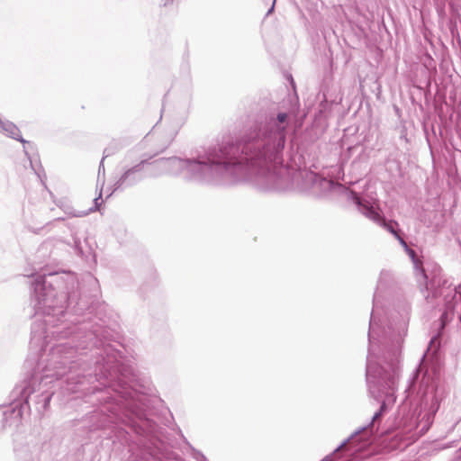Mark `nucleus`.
I'll return each mask as SVG.
<instances>
[{"mask_svg":"<svg viewBox=\"0 0 461 461\" xmlns=\"http://www.w3.org/2000/svg\"><path fill=\"white\" fill-rule=\"evenodd\" d=\"M366 216L369 217L370 219L375 221H381L382 222V220H384L383 218H381V216L375 211L373 210V208H369L368 209Z\"/></svg>","mask_w":461,"mask_h":461,"instance_id":"obj_2","label":"nucleus"},{"mask_svg":"<svg viewBox=\"0 0 461 461\" xmlns=\"http://www.w3.org/2000/svg\"><path fill=\"white\" fill-rule=\"evenodd\" d=\"M212 162L216 164L226 163L224 159H212Z\"/></svg>","mask_w":461,"mask_h":461,"instance_id":"obj_4","label":"nucleus"},{"mask_svg":"<svg viewBox=\"0 0 461 461\" xmlns=\"http://www.w3.org/2000/svg\"><path fill=\"white\" fill-rule=\"evenodd\" d=\"M382 225L386 228L391 233H393L395 238L399 240V242L404 247V248H408L407 247V243L404 241V240L402 238H401V236L398 234V232L393 229V227L391 225V223H387L385 221V220H382Z\"/></svg>","mask_w":461,"mask_h":461,"instance_id":"obj_1","label":"nucleus"},{"mask_svg":"<svg viewBox=\"0 0 461 461\" xmlns=\"http://www.w3.org/2000/svg\"><path fill=\"white\" fill-rule=\"evenodd\" d=\"M287 119V114L286 113H279L277 115V120L279 122L283 123L286 121Z\"/></svg>","mask_w":461,"mask_h":461,"instance_id":"obj_3","label":"nucleus"},{"mask_svg":"<svg viewBox=\"0 0 461 461\" xmlns=\"http://www.w3.org/2000/svg\"><path fill=\"white\" fill-rule=\"evenodd\" d=\"M408 252H409L410 256H411L412 258H415L416 254H415V251H414V250H412V249H408Z\"/></svg>","mask_w":461,"mask_h":461,"instance_id":"obj_5","label":"nucleus"},{"mask_svg":"<svg viewBox=\"0 0 461 461\" xmlns=\"http://www.w3.org/2000/svg\"><path fill=\"white\" fill-rule=\"evenodd\" d=\"M420 271H421V274L424 276V277H426V275H425V271H424V269H423V268H421V269H420Z\"/></svg>","mask_w":461,"mask_h":461,"instance_id":"obj_7","label":"nucleus"},{"mask_svg":"<svg viewBox=\"0 0 461 461\" xmlns=\"http://www.w3.org/2000/svg\"><path fill=\"white\" fill-rule=\"evenodd\" d=\"M29 172H30V174H31V175H34V173H33V170H32V167L29 168Z\"/></svg>","mask_w":461,"mask_h":461,"instance_id":"obj_6","label":"nucleus"},{"mask_svg":"<svg viewBox=\"0 0 461 461\" xmlns=\"http://www.w3.org/2000/svg\"><path fill=\"white\" fill-rule=\"evenodd\" d=\"M173 0H166L164 5H167L168 2H172Z\"/></svg>","mask_w":461,"mask_h":461,"instance_id":"obj_8","label":"nucleus"}]
</instances>
